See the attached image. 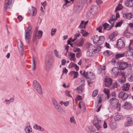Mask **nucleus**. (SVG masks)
I'll return each mask as SVG.
<instances>
[{"label":"nucleus","mask_w":133,"mask_h":133,"mask_svg":"<svg viewBox=\"0 0 133 133\" xmlns=\"http://www.w3.org/2000/svg\"><path fill=\"white\" fill-rule=\"evenodd\" d=\"M104 40L105 38L103 36L98 37L97 35H95L93 39L94 43L98 45H100L103 44Z\"/></svg>","instance_id":"1"},{"label":"nucleus","mask_w":133,"mask_h":133,"mask_svg":"<svg viewBox=\"0 0 133 133\" xmlns=\"http://www.w3.org/2000/svg\"><path fill=\"white\" fill-rule=\"evenodd\" d=\"M33 85L35 89L39 94L42 93L43 91L41 86L39 83L36 80L33 82Z\"/></svg>","instance_id":"2"},{"label":"nucleus","mask_w":133,"mask_h":133,"mask_svg":"<svg viewBox=\"0 0 133 133\" xmlns=\"http://www.w3.org/2000/svg\"><path fill=\"white\" fill-rule=\"evenodd\" d=\"M14 0H5L4 5V8L5 10H8L10 8V6L14 3Z\"/></svg>","instance_id":"3"},{"label":"nucleus","mask_w":133,"mask_h":133,"mask_svg":"<svg viewBox=\"0 0 133 133\" xmlns=\"http://www.w3.org/2000/svg\"><path fill=\"white\" fill-rule=\"evenodd\" d=\"M17 47L19 51L21 53L23 52L24 48L23 43L21 40L19 39H18L17 41Z\"/></svg>","instance_id":"4"},{"label":"nucleus","mask_w":133,"mask_h":133,"mask_svg":"<svg viewBox=\"0 0 133 133\" xmlns=\"http://www.w3.org/2000/svg\"><path fill=\"white\" fill-rule=\"evenodd\" d=\"M118 97L119 98H121L123 100H125L127 99L128 95L125 92L122 91L119 93Z\"/></svg>","instance_id":"5"},{"label":"nucleus","mask_w":133,"mask_h":133,"mask_svg":"<svg viewBox=\"0 0 133 133\" xmlns=\"http://www.w3.org/2000/svg\"><path fill=\"white\" fill-rule=\"evenodd\" d=\"M112 80L110 78H105V87H109L112 84Z\"/></svg>","instance_id":"6"},{"label":"nucleus","mask_w":133,"mask_h":133,"mask_svg":"<svg viewBox=\"0 0 133 133\" xmlns=\"http://www.w3.org/2000/svg\"><path fill=\"white\" fill-rule=\"evenodd\" d=\"M117 45L118 48L120 49L123 48L125 45L123 39H119L118 40Z\"/></svg>","instance_id":"7"},{"label":"nucleus","mask_w":133,"mask_h":133,"mask_svg":"<svg viewBox=\"0 0 133 133\" xmlns=\"http://www.w3.org/2000/svg\"><path fill=\"white\" fill-rule=\"evenodd\" d=\"M29 14L31 16H35L36 14L37 10L36 8L32 6H30L29 7Z\"/></svg>","instance_id":"8"},{"label":"nucleus","mask_w":133,"mask_h":133,"mask_svg":"<svg viewBox=\"0 0 133 133\" xmlns=\"http://www.w3.org/2000/svg\"><path fill=\"white\" fill-rule=\"evenodd\" d=\"M128 64L127 62H122L119 63V68L120 70H123L125 69L128 66Z\"/></svg>","instance_id":"9"},{"label":"nucleus","mask_w":133,"mask_h":133,"mask_svg":"<svg viewBox=\"0 0 133 133\" xmlns=\"http://www.w3.org/2000/svg\"><path fill=\"white\" fill-rule=\"evenodd\" d=\"M53 60L52 58L51 57L49 56L47 57L45 59V65H48L51 64L53 63Z\"/></svg>","instance_id":"10"},{"label":"nucleus","mask_w":133,"mask_h":133,"mask_svg":"<svg viewBox=\"0 0 133 133\" xmlns=\"http://www.w3.org/2000/svg\"><path fill=\"white\" fill-rule=\"evenodd\" d=\"M111 74L113 77H116L119 74L118 68L116 67H114L112 70Z\"/></svg>","instance_id":"11"},{"label":"nucleus","mask_w":133,"mask_h":133,"mask_svg":"<svg viewBox=\"0 0 133 133\" xmlns=\"http://www.w3.org/2000/svg\"><path fill=\"white\" fill-rule=\"evenodd\" d=\"M98 45L97 44L94 45L92 49L95 54L101 50V47Z\"/></svg>","instance_id":"12"},{"label":"nucleus","mask_w":133,"mask_h":133,"mask_svg":"<svg viewBox=\"0 0 133 133\" xmlns=\"http://www.w3.org/2000/svg\"><path fill=\"white\" fill-rule=\"evenodd\" d=\"M56 110L59 113L63 114L65 113V111L63 109L59 104L54 107Z\"/></svg>","instance_id":"13"},{"label":"nucleus","mask_w":133,"mask_h":133,"mask_svg":"<svg viewBox=\"0 0 133 133\" xmlns=\"http://www.w3.org/2000/svg\"><path fill=\"white\" fill-rule=\"evenodd\" d=\"M85 40V39L83 37L79 39L76 42L77 46H82Z\"/></svg>","instance_id":"14"},{"label":"nucleus","mask_w":133,"mask_h":133,"mask_svg":"<svg viewBox=\"0 0 133 133\" xmlns=\"http://www.w3.org/2000/svg\"><path fill=\"white\" fill-rule=\"evenodd\" d=\"M115 16L114 15H112L111 17L110 18V20L109 21V23L111 24V26L108 29L109 30L110 29L112 28L114 26V23L115 21Z\"/></svg>","instance_id":"15"},{"label":"nucleus","mask_w":133,"mask_h":133,"mask_svg":"<svg viewBox=\"0 0 133 133\" xmlns=\"http://www.w3.org/2000/svg\"><path fill=\"white\" fill-rule=\"evenodd\" d=\"M83 75L84 77L87 78H94V75L93 73H89L87 72H84Z\"/></svg>","instance_id":"16"},{"label":"nucleus","mask_w":133,"mask_h":133,"mask_svg":"<svg viewBox=\"0 0 133 133\" xmlns=\"http://www.w3.org/2000/svg\"><path fill=\"white\" fill-rule=\"evenodd\" d=\"M110 103L111 105L114 107L119 103L118 99L115 98H112L110 100Z\"/></svg>","instance_id":"17"},{"label":"nucleus","mask_w":133,"mask_h":133,"mask_svg":"<svg viewBox=\"0 0 133 133\" xmlns=\"http://www.w3.org/2000/svg\"><path fill=\"white\" fill-rule=\"evenodd\" d=\"M117 33L116 32H114L110 34L109 36V38L110 40L114 41L115 40V37L117 35Z\"/></svg>","instance_id":"18"},{"label":"nucleus","mask_w":133,"mask_h":133,"mask_svg":"<svg viewBox=\"0 0 133 133\" xmlns=\"http://www.w3.org/2000/svg\"><path fill=\"white\" fill-rule=\"evenodd\" d=\"M110 126L111 129L113 130L116 129L117 127L116 123L112 121H111L110 123Z\"/></svg>","instance_id":"19"},{"label":"nucleus","mask_w":133,"mask_h":133,"mask_svg":"<svg viewBox=\"0 0 133 133\" xmlns=\"http://www.w3.org/2000/svg\"><path fill=\"white\" fill-rule=\"evenodd\" d=\"M32 32H29L27 31H25V40L27 41L28 42L29 41V40L30 38V36L32 34Z\"/></svg>","instance_id":"20"},{"label":"nucleus","mask_w":133,"mask_h":133,"mask_svg":"<svg viewBox=\"0 0 133 133\" xmlns=\"http://www.w3.org/2000/svg\"><path fill=\"white\" fill-rule=\"evenodd\" d=\"M132 52L130 51H125L124 53L127 58L128 59H130L132 57Z\"/></svg>","instance_id":"21"},{"label":"nucleus","mask_w":133,"mask_h":133,"mask_svg":"<svg viewBox=\"0 0 133 133\" xmlns=\"http://www.w3.org/2000/svg\"><path fill=\"white\" fill-rule=\"evenodd\" d=\"M125 4L127 6L132 7L133 6V0H127L125 2Z\"/></svg>","instance_id":"22"},{"label":"nucleus","mask_w":133,"mask_h":133,"mask_svg":"<svg viewBox=\"0 0 133 133\" xmlns=\"http://www.w3.org/2000/svg\"><path fill=\"white\" fill-rule=\"evenodd\" d=\"M130 84L129 83H125L124 84L122 87V89L123 90L127 91L129 89Z\"/></svg>","instance_id":"23"},{"label":"nucleus","mask_w":133,"mask_h":133,"mask_svg":"<svg viewBox=\"0 0 133 133\" xmlns=\"http://www.w3.org/2000/svg\"><path fill=\"white\" fill-rule=\"evenodd\" d=\"M123 16L125 18H126L129 19H131L133 16L132 14L131 13L127 14L124 13L123 14Z\"/></svg>","instance_id":"24"},{"label":"nucleus","mask_w":133,"mask_h":133,"mask_svg":"<svg viewBox=\"0 0 133 133\" xmlns=\"http://www.w3.org/2000/svg\"><path fill=\"white\" fill-rule=\"evenodd\" d=\"M127 121L125 124V126L127 127L130 125L132 123V118L131 117H128L127 118Z\"/></svg>","instance_id":"25"},{"label":"nucleus","mask_w":133,"mask_h":133,"mask_svg":"<svg viewBox=\"0 0 133 133\" xmlns=\"http://www.w3.org/2000/svg\"><path fill=\"white\" fill-rule=\"evenodd\" d=\"M101 121H98L94 125L96 128L98 130H100L101 128Z\"/></svg>","instance_id":"26"},{"label":"nucleus","mask_w":133,"mask_h":133,"mask_svg":"<svg viewBox=\"0 0 133 133\" xmlns=\"http://www.w3.org/2000/svg\"><path fill=\"white\" fill-rule=\"evenodd\" d=\"M69 74L71 76H72L73 75H74V79L77 78L78 75V73L77 72H76L75 71H72L70 72Z\"/></svg>","instance_id":"27"},{"label":"nucleus","mask_w":133,"mask_h":133,"mask_svg":"<svg viewBox=\"0 0 133 133\" xmlns=\"http://www.w3.org/2000/svg\"><path fill=\"white\" fill-rule=\"evenodd\" d=\"M80 33L84 37H86L88 36L89 35V33L87 32L85 30L83 29L81 30Z\"/></svg>","instance_id":"28"},{"label":"nucleus","mask_w":133,"mask_h":133,"mask_svg":"<svg viewBox=\"0 0 133 133\" xmlns=\"http://www.w3.org/2000/svg\"><path fill=\"white\" fill-rule=\"evenodd\" d=\"M68 55L69 56H70L71 57L70 59L73 61L74 62H75L76 60L75 54L71 52Z\"/></svg>","instance_id":"29"},{"label":"nucleus","mask_w":133,"mask_h":133,"mask_svg":"<svg viewBox=\"0 0 133 133\" xmlns=\"http://www.w3.org/2000/svg\"><path fill=\"white\" fill-rule=\"evenodd\" d=\"M34 128L38 130L39 131H43L44 130V129L43 128L36 124H35L34 125Z\"/></svg>","instance_id":"30"},{"label":"nucleus","mask_w":133,"mask_h":133,"mask_svg":"<svg viewBox=\"0 0 133 133\" xmlns=\"http://www.w3.org/2000/svg\"><path fill=\"white\" fill-rule=\"evenodd\" d=\"M95 54L93 51L91 50H89L88 51L87 53V56L89 57H91L93 56V55Z\"/></svg>","instance_id":"31"},{"label":"nucleus","mask_w":133,"mask_h":133,"mask_svg":"<svg viewBox=\"0 0 133 133\" xmlns=\"http://www.w3.org/2000/svg\"><path fill=\"white\" fill-rule=\"evenodd\" d=\"M131 107L130 103L128 102H125L124 105V107L126 109H129Z\"/></svg>","instance_id":"32"},{"label":"nucleus","mask_w":133,"mask_h":133,"mask_svg":"<svg viewBox=\"0 0 133 133\" xmlns=\"http://www.w3.org/2000/svg\"><path fill=\"white\" fill-rule=\"evenodd\" d=\"M77 89V92L79 94H82L83 91V89L82 86L78 87Z\"/></svg>","instance_id":"33"},{"label":"nucleus","mask_w":133,"mask_h":133,"mask_svg":"<svg viewBox=\"0 0 133 133\" xmlns=\"http://www.w3.org/2000/svg\"><path fill=\"white\" fill-rule=\"evenodd\" d=\"M124 56V54H116L115 58L116 59H118L121 57H122Z\"/></svg>","instance_id":"34"},{"label":"nucleus","mask_w":133,"mask_h":133,"mask_svg":"<svg viewBox=\"0 0 133 133\" xmlns=\"http://www.w3.org/2000/svg\"><path fill=\"white\" fill-rule=\"evenodd\" d=\"M104 54L105 56H108L111 55L112 54V52L109 50H107L105 51L104 52Z\"/></svg>","instance_id":"35"},{"label":"nucleus","mask_w":133,"mask_h":133,"mask_svg":"<svg viewBox=\"0 0 133 133\" xmlns=\"http://www.w3.org/2000/svg\"><path fill=\"white\" fill-rule=\"evenodd\" d=\"M114 108L116 109L117 111H119L121 110V104L119 103L114 106Z\"/></svg>","instance_id":"36"},{"label":"nucleus","mask_w":133,"mask_h":133,"mask_svg":"<svg viewBox=\"0 0 133 133\" xmlns=\"http://www.w3.org/2000/svg\"><path fill=\"white\" fill-rule=\"evenodd\" d=\"M52 101L54 107L59 104L57 101L54 98H52Z\"/></svg>","instance_id":"37"},{"label":"nucleus","mask_w":133,"mask_h":133,"mask_svg":"<svg viewBox=\"0 0 133 133\" xmlns=\"http://www.w3.org/2000/svg\"><path fill=\"white\" fill-rule=\"evenodd\" d=\"M84 21H82L80 24L78 26V28L80 29H82V28H85L86 25H84Z\"/></svg>","instance_id":"38"},{"label":"nucleus","mask_w":133,"mask_h":133,"mask_svg":"<svg viewBox=\"0 0 133 133\" xmlns=\"http://www.w3.org/2000/svg\"><path fill=\"white\" fill-rule=\"evenodd\" d=\"M54 53L55 56L58 58H61V56L59 55L58 53V52L56 50H54Z\"/></svg>","instance_id":"39"},{"label":"nucleus","mask_w":133,"mask_h":133,"mask_svg":"<svg viewBox=\"0 0 133 133\" xmlns=\"http://www.w3.org/2000/svg\"><path fill=\"white\" fill-rule=\"evenodd\" d=\"M70 122L74 124H75L76 123V121L74 118V117L73 116H71L70 118Z\"/></svg>","instance_id":"40"},{"label":"nucleus","mask_w":133,"mask_h":133,"mask_svg":"<svg viewBox=\"0 0 133 133\" xmlns=\"http://www.w3.org/2000/svg\"><path fill=\"white\" fill-rule=\"evenodd\" d=\"M14 100L13 98H10L9 100L5 99V102L6 104H9L10 102H13Z\"/></svg>","instance_id":"41"},{"label":"nucleus","mask_w":133,"mask_h":133,"mask_svg":"<svg viewBox=\"0 0 133 133\" xmlns=\"http://www.w3.org/2000/svg\"><path fill=\"white\" fill-rule=\"evenodd\" d=\"M42 32L41 30H39L38 31L37 37L38 38H40L42 36Z\"/></svg>","instance_id":"42"},{"label":"nucleus","mask_w":133,"mask_h":133,"mask_svg":"<svg viewBox=\"0 0 133 133\" xmlns=\"http://www.w3.org/2000/svg\"><path fill=\"white\" fill-rule=\"evenodd\" d=\"M122 8V6L121 4L120 3L118 4V6L116 7V9L115 10V12H116L117 10H121Z\"/></svg>","instance_id":"43"},{"label":"nucleus","mask_w":133,"mask_h":133,"mask_svg":"<svg viewBox=\"0 0 133 133\" xmlns=\"http://www.w3.org/2000/svg\"><path fill=\"white\" fill-rule=\"evenodd\" d=\"M56 31V29H54L52 28L51 30V35L52 36L54 35Z\"/></svg>","instance_id":"44"},{"label":"nucleus","mask_w":133,"mask_h":133,"mask_svg":"<svg viewBox=\"0 0 133 133\" xmlns=\"http://www.w3.org/2000/svg\"><path fill=\"white\" fill-rule=\"evenodd\" d=\"M122 118V116L119 115H117L114 118V119L115 121H118L121 119Z\"/></svg>","instance_id":"45"},{"label":"nucleus","mask_w":133,"mask_h":133,"mask_svg":"<svg viewBox=\"0 0 133 133\" xmlns=\"http://www.w3.org/2000/svg\"><path fill=\"white\" fill-rule=\"evenodd\" d=\"M30 129H31L30 126H27L25 128V132L28 133H29L30 131Z\"/></svg>","instance_id":"46"},{"label":"nucleus","mask_w":133,"mask_h":133,"mask_svg":"<svg viewBox=\"0 0 133 133\" xmlns=\"http://www.w3.org/2000/svg\"><path fill=\"white\" fill-rule=\"evenodd\" d=\"M98 90H95L92 93V96L93 97L96 96L98 94Z\"/></svg>","instance_id":"47"},{"label":"nucleus","mask_w":133,"mask_h":133,"mask_svg":"<svg viewBox=\"0 0 133 133\" xmlns=\"http://www.w3.org/2000/svg\"><path fill=\"white\" fill-rule=\"evenodd\" d=\"M123 23V21H119L116 23V25L115 26V27H117L118 26H119L121 25Z\"/></svg>","instance_id":"48"},{"label":"nucleus","mask_w":133,"mask_h":133,"mask_svg":"<svg viewBox=\"0 0 133 133\" xmlns=\"http://www.w3.org/2000/svg\"><path fill=\"white\" fill-rule=\"evenodd\" d=\"M91 45V44L89 42H87L84 45L85 47L87 48H89Z\"/></svg>","instance_id":"49"},{"label":"nucleus","mask_w":133,"mask_h":133,"mask_svg":"<svg viewBox=\"0 0 133 133\" xmlns=\"http://www.w3.org/2000/svg\"><path fill=\"white\" fill-rule=\"evenodd\" d=\"M121 74H122L123 78H122V79H123L124 80H123L122 79L121 80V82L122 83H124L125 82V77H124V74H123V73H122V72H121Z\"/></svg>","instance_id":"50"},{"label":"nucleus","mask_w":133,"mask_h":133,"mask_svg":"<svg viewBox=\"0 0 133 133\" xmlns=\"http://www.w3.org/2000/svg\"><path fill=\"white\" fill-rule=\"evenodd\" d=\"M74 51L76 52H79L81 51V50L78 47L75 48L74 49Z\"/></svg>","instance_id":"51"},{"label":"nucleus","mask_w":133,"mask_h":133,"mask_svg":"<svg viewBox=\"0 0 133 133\" xmlns=\"http://www.w3.org/2000/svg\"><path fill=\"white\" fill-rule=\"evenodd\" d=\"M103 29L104 30H105L109 26V24L107 23H105L103 25Z\"/></svg>","instance_id":"52"},{"label":"nucleus","mask_w":133,"mask_h":133,"mask_svg":"<svg viewBox=\"0 0 133 133\" xmlns=\"http://www.w3.org/2000/svg\"><path fill=\"white\" fill-rule=\"evenodd\" d=\"M105 94V95L109 94V90L105 88L103 90Z\"/></svg>","instance_id":"53"},{"label":"nucleus","mask_w":133,"mask_h":133,"mask_svg":"<svg viewBox=\"0 0 133 133\" xmlns=\"http://www.w3.org/2000/svg\"><path fill=\"white\" fill-rule=\"evenodd\" d=\"M80 35H81L79 33L76 34H75L74 38V40H76L77 38Z\"/></svg>","instance_id":"54"},{"label":"nucleus","mask_w":133,"mask_h":133,"mask_svg":"<svg viewBox=\"0 0 133 133\" xmlns=\"http://www.w3.org/2000/svg\"><path fill=\"white\" fill-rule=\"evenodd\" d=\"M33 68L32 69L33 70H35L36 68V64L35 63V61L34 59L33 58Z\"/></svg>","instance_id":"55"},{"label":"nucleus","mask_w":133,"mask_h":133,"mask_svg":"<svg viewBox=\"0 0 133 133\" xmlns=\"http://www.w3.org/2000/svg\"><path fill=\"white\" fill-rule=\"evenodd\" d=\"M102 26H100L99 27L97 28L96 29V30L98 31L100 33L102 32Z\"/></svg>","instance_id":"56"},{"label":"nucleus","mask_w":133,"mask_h":133,"mask_svg":"<svg viewBox=\"0 0 133 133\" xmlns=\"http://www.w3.org/2000/svg\"><path fill=\"white\" fill-rule=\"evenodd\" d=\"M32 27L31 26L29 25L28 27L27 30L26 31L29 32H32L31 31Z\"/></svg>","instance_id":"57"},{"label":"nucleus","mask_w":133,"mask_h":133,"mask_svg":"<svg viewBox=\"0 0 133 133\" xmlns=\"http://www.w3.org/2000/svg\"><path fill=\"white\" fill-rule=\"evenodd\" d=\"M70 91H65V94L68 97H71V95H70Z\"/></svg>","instance_id":"58"},{"label":"nucleus","mask_w":133,"mask_h":133,"mask_svg":"<svg viewBox=\"0 0 133 133\" xmlns=\"http://www.w3.org/2000/svg\"><path fill=\"white\" fill-rule=\"evenodd\" d=\"M127 50H128V51H131V52L133 51V49L129 45L127 48Z\"/></svg>","instance_id":"59"},{"label":"nucleus","mask_w":133,"mask_h":133,"mask_svg":"<svg viewBox=\"0 0 133 133\" xmlns=\"http://www.w3.org/2000/svg\"><path fill=\"white\" fill-rule=\"evenodd\" d=\"M68 70L66 69V68H64L63 70V74L64 73H66L68 72Z\"/></svg>","instance_id":"60"},{"label":"nucleus","mask_w":133,"mask_h":133,"mask_svg":"<svg viewBox=\"0 0 133 133\" xmlns=\"http://www.w3.org/2000/svg\"><path fill=\"white\" fill-rule=\"evenodd\" d=\"M66 62V61L64 59H63L62 60L61 64L62 65H64Z\"/></svg>","instance_id":"61"},{"label":"nucleus","mask_w":133,"mask_h":133,"mask_svg":"<svg viewBox=\"0 0 133 133\" xmlns=\"http://www.w3.org/2000/svg\"><path fill=\"white\" fill-rule=\"evenodd\" d=\"M76 64H74V63H71L70 64V65H69V66L70 68H72L73 66L74 67L75 66Z\"/></svg>","instance_id":"62"},{"label":"nucleus","mask_w":133,"mask_h":133,"mask_svg":"<svg viewBox=\"0 0 133 133\" xmlns=\"http://www.w3.org/2000/svg\"><path fill=\"white\" fill-rule=\"evenodd\" d=\"M128 80L130 82H131L133 81V76H131L128 79Z\"/></svg>","instance_id":"63"},{"label":"nucleus","mask_w":133,"mask_h":133,"mask_svg":"<svg viewBox=\"0 0 133 133\" xmlns=\"http://www.w3.org/2000/svg\"><path fill=\"white\" fill-rule=\"evenodd\" d=\"M117 84L116 82L115 83H114L113 85V88H116L117 87Z\"/></svg>","instance_id":"64"}]
</instances>
